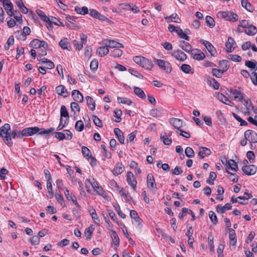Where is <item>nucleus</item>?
Here are the masks:
<instances>
[{
  "instance_id": "obj_1",
  "label": "nucleus",
  "mask_w": 257,
  "mask_h": 257,
  "mask_svg": "<svg viewBox=\"0 0 257 257\" xmlns=\"http://www.w3.org/2000/svg\"><path fill=\"white\" fill-rule=\"evenodd\" d=\"M54 131V128L51 127L48 130H45L44 128H39L37 126L30 127L23 129L22 130L23 138L24 137H27L29 136H33L37 133H39V135H47L52 133Z\"/></svg>"
},
{
  "instance_id": "obj_2",
  "label": "nucleus",
  "mask_w": 257,
  "mask_h": 257,
  "mask_svg": "<svg viewBox=\"0 0 257 257\" xmlns=\"http://www.w3.org/2000/svg\"><path fill=\"white\" fill-rule=\"evenodd\" d=\"M0 129L1 135H2L1 137L2 138L4 142L8 147H12L13 145V142L12 140L10 139V136L9 135L10 131L11 130V126L10 124L5 123L4 125L1 127Z\"/></svg>"
},
{
  "instance_id": "obj_3",
  "label": "nucleus",
  "mask_w": 257,
  "mask_h": 257,
  "mask_svg": "<svg viewBox=\"0 0 257 257\" xmlns=\"http://www.w3.org/2000/svg\"><path fill=\"white\" fill-rule=\"evenodd\" d=\"M217 16L229 21L236 22L238 20V15L231 11L219 12L218 13Z\"/></svg>"
},
{
  "instance_id": "obj_4",
  "label": "nucleus",
  "mask_w": 257,
  "mask_h": 257,
  "mask_svg": "<svg viewBox=\"0 0 257 257\" xmlns=\"http://www.w3.org/2000/svg\"><path fill=\"white\" fill-rule=\"evenodd\" d=\"M37 14L39 16L41 19L45 22L50 23V24L53 23L56 26L64 27V25L62 23L60 22L59 24H57L56 22L53 21L54 20H57L55 17H52L51 19L49 18L45 14L44 12L40 10H37L36 11Z\"/></svg>"
},
{
  "instance_id": "obj_5",
  "label": "nucleus",
  "mask_w": 257,
  "mask_h": 257,
  "mask_svg": "<svg viewBox=\"0 0 257 257\" xmlns=\"http://www.w3.org/2000/svg\"><path fill=\"white\" fill-rule=\"evenodd\" d=\"M154 62L158 65V66L167 73H170L172 71V66L171 64L164 60L154 59Z\"/></svg>"
},
{
  "instance_id": "obj_6",
  "label": "nucleus",
  "mask_w": 257,
  "mask_h": 257,
  "mask_svg": "<svg viewBox=\"0 0 257 257\" xmlns=\"http://www.w3.org/2000/svg\"><path fill=\"white\" fill-rule=\"evenodd\" d=\"M230 97L235 101H242L244 98V94L236 89L229 90Z\"/></svg>"
},
{
  "instance_id": "obj_7",
  "label": "nucleus",
  "mask_w": 257,
  "mask_h": 257,
  "mask_svg": "<svg viewBox=\"0 0 257 257\" xmlns=\"http://www.w3.org/2000/svg\"><path fill=\"white\" fill-rule=\"evenodd\" d=\"M103 45L107 46L108 48H122L123 46L122 44L118 43L114 40H110L108 39H104L101 42Z\"/></svg>"
},
{
  "instance_id": "obj_8",
  "label": "nucleus",
  "mask_w": 257,
  "mask_h": 257,
  "mask_svg": "<svg viewBox=\"0 0 257 257\" xmlns=\"http://www.w3.org/2000/svg\"><path fill=\"white\" fill-rule=\"evenodd\" d=\"M147 184L148 188L152 192L157 190L156 184L152 174H149L147 176Z\"/></svg>"
},
{
  "instance_id": "obj_9",
  "label": "nucleus",
  "mask_w": 257,
  "mask_h": 257,
  "mask_svg": "<svg viewBox=\"0 0 257 257\" xmlns=\"http://www.w3.org/2000/svg\"><path fill=\"white\" fill-rule=\"evenodd\" d=\"M244 138L250 143H257V134L251 130H247L244 132Z\"/></svg>"
},
{
  "instance_id": "obj_10",
  "label": "nucleus",
  "mask_w": 257,
  "mask_h": 257,
  "mask_svg": "<svg viewBox=\"0 0 257 257\" xmlns=\"http://www.w3.org/2000/svg\"><path fill=\"white\" fill-rule=\"evenodd\" d=\"M192 58L197 60H202L205 58V54L197 49H193L190 53Z\"/></svg>"
},
{
  "instance_id": "obj_11",
  "label": "nucleus",
  "mask_w": 257,
  "mask_h": 257,
  "mask_svg": "<svg viewBox=\"0 0 257 257\" xmlns=\"http://www.w3.org/2000/svg\"><path fill=\"white\" fill-rule=\"evenodd\" d=\"M243 173L247 175H254L257 170V168L253 165H245L242 167Z\"/></svg>"
},
{
  "instance_id": "obj_12",
  "label": "nucleus",
  "mask_w": 257,
  "mask_h": 257,
  "mask_svg": "<svg viewBox=\"0 0 257 257\" xmlns=\"http://www.w3.org/2000/svg\"><path fill=\"white\" fill-rule=\"evenodd\" d=\"M126 181L127 183L131 185L132 188L136 190L137 182L133 173L127 172L126 174Z\"/></svg>"
},
{
  "instance_id": "obj_13",
  "label": "nucleus",
  "mask_w": 257,
  "mask_h": 257,
  "mask_svg": "<svg viewBox=\"0 0 257 257\" xmlns=\"http://www.w3.org/2000/svg\"><path fill=\"white\" fill-rule=\"evenodd\" d=\"M3 3L7 14L10 17L14 15L13 10V5L10 0H3Z\"/></svg>"
},
{
  "instance_id": "obj_14",
  "label": "nucleus",
  "mask_w": 257,
  "mask_h": 257,
  "mask_svg": "<svg viewBox=\"0 0 257 257\" xmlns=\"http://www.w3.org/2000/svg\"><path fill=\"white\" fill-rule=\"evenodd\" d=\"M200 43L204 45L211 55L214 57L216 54V51L214 46L208 41L204 40H201Z\"/></svg>"
},
{
  "instance_id": "obj_15",
  "label": "nucleus",
  "mask_w": 257,
  "mask_h": 257,
  "mask_svg": "<svg viewBox=\"0 0 257 257\" xmlns=\"http://www.w3.org/2000/svg\"><path fill=\"white\" fill-rule=\"evenodd\" d=\"M172 56L177 60L184 61L187 58V55L180 50H174L171 53Z\"/></svg>"
},
{
  "instance_id": "obj_16",
  "label": "nucleus",
  "mask_w": 257,
  "mask_h": 257,
  "mask_svg": "<svg viewBox=\"0 0 257 257\" xmlns=\"http://www.w3.org/2000/svg\"><path fill=\"white\" fill-rule=\"evenodd\" d=\"M64 194H65V196L66 199L68 201H71L78 209H80L81 206L77 202L75 196L73 195L72 196L71 194H70L69 191L67 188H64Z\"/></svg>"
},
{
  "instance_id": "obj_17",
  "label": "nucleus",
  "mask_w": 257,
  "mask_h": 257,
  "mask_svg": "<svg viewBox=\"0 0 257 257\" xmlns=\"http://www.w3.org/2000/svg\"><path fill=\"white\" fill-rule=\"evenodd\" d=\"M169 122L170 124L173 125L178 131L180 130V128L183 126V121L179 118H172L170 119Z\"/></svg>"
},
{
  "instance_id": "obj_18",
  "label": "nucleus",
  "mask_w": 257,
  "mask_h": 257,
  "mask_svg": "<svg viewBox=\"0 0 257 257\" xmlns=\"http://www.w3.org/2000/svg\"><path fill=\"white\" fill-rule=\"evenodd\" d=\"M199 151L198 156L201 159H203L206 156H209L211 154L210 150L207 148L201 147H199Z\"/></svg>"
},
{
  "instance_id": "obj_19",
  "label": "nucleus",
  "mask_w": 257,
  "mask_h": 257,
  "mask_svg": "<svg viewBox=\"0 0 257 257\" xmlns=\"http://www.w3.org/2000/svg\"><path fill=\"white\" fill-rule=\"evenodd\" d=\"M56 93L64 97H66L69 95V92L64 85H60L56 87Z\"/></svg>"
},
{
  "instance_id": "obj_20",
  "label": "nucleus",
  "mask_w": 257,
  "mask_h": 257,
  "mask_svg": "<svg viewBox=\"0 0 257 257\" xmlns=\"http://www.w3.org/2000/svg\"><path fill=\"white\" fill-rule=\"evenodd\" d=\"M229 244L230 245L235 246L236 243V233L234 229L229 228Z\"/></svg>"
},
{
  "instance_id": "obj_21",
  "label": "nucleus",
  "mask_w": 257,
  "mask_h": 257,
  "mask_svg": "<svg viewBox=\"0 0 257 257\" xmlns=\"http://www.w3.org/2000/svg\"><path fill=\"white\" fill-rule=\"evenodd\" d=\"M235 44V41L234 39L231 37H229L228 38L227 42L226 43L225 46L226 47V51L228 53H230L232 52L234 49L235 47H234V45Z\"/></svg>"
},
{
  "instance_id": "obj_22",
  "label": "nucleus",
  "mask_w": 257,
  "mask_h": 257,
  "mask_svg": "<svg viewBox=\"0 0 257 257\" xmlns=\"http://www.w3.org/2000/svg\"><path fill=\"white\" fill-rule=\"evenodd\" d=\"M215 96L216 97L218 98L219 100H220L223 103L228 105H231L232 102H231V101H230L227 97L224 96L222 93H220L219 92H215Z\"/></svg>"
},
{
  "instance_id": "obj_23",
  "label": "nucleus",
  "mask_w": 257,
  "mask_h": 257,
  "mask_svg": "<svg viewBox=\"0 0 257 257\" xmlns=\"http://www.w3.org/2000/svg\"><path fill=\"white\" fill-rule=\"evenodd\" d=\"M187 213L190 214L192 216V220L195 219V216L193 211L187 208H183L182 209V212L179 214V218L182 219Z\"/></svg>"
},
{
  "instance_id": "obj_24",
  "label": "nucleus",
  "mask_w": 257,
  "mask_h": 257,
  "mask_svg": "<svg viewBox=\"0 0 257 257\" xmlns=\"http://www.w3.org/2000/svg\"><path fill=\"white\" fill-rule=\"evenodd\" d=\"M72 96L73 99L78 102H82L83 101L82 94L77 90H73L72 92Z\"/></svg>"
},
{
  "instance_id": "obj_25",
  "label": "nucleus",
  "mask_w": 257,
  "mask_h": 257,
  "mask_svg": "<svg viewBox=\"0 0 257 257\" xmlns=\"http://www.w3.org/2000/svg\"><path fill=\"white\" fill-rule=\"evenodd\" d=\"M82 153L84 157L87 158L88 159L89 158H91L92 163H96V159L91 156L90 151L88 148L85 146H83L82 147Z\"/></svg>"
},
{
  "instance_id": "obj_26",
  "label": "nucleus",
  "mask_w": 257,
  "mask_h": 257,
  "mask_svg": "<svg viewBox=\"0 0 257 257\" xmlns=\"http://www.w3.org/2000/svg\"><path fill=\"white\" fill-rule=\"evenodd\" d=\"M232 208V206L230 203H226L224 206H221L220 205H218L216 206V211L219 213H223L226 210H230Z\"/></svg>"
},
{
  "instance_id": "obj_27",
  "label": "nucleus",
  "mask_w": 257,
  "mask_h": 257,
  "mask_svg": "<svg viewBox=\"0 0 257 257\" xmlns=\"http://www.w3.org/2000/svg\"><path fill=\"white\" fill-rule=\"evenodd\" d=\"M124 171V167L121 163H117L115 166L113 170V174L115 176H117L121 174Z\"/></svg>"
},
{
  "instance_id": "obj_28",
  "label": "nucleus",
  "mask_w": 257,
  "mask_h": 257,
  "mask_svg": "<svg viewBox=\"0 0 257 257\" xmlns=\"http://www.w3.org/2000/svg\"><path fill=\"white\" fill-rule=\"evenodd\" d=\"M39 61H41L43 64H44L45 68L48 69H51L54 68L55 65L54 63L51 60L46 59L43 58L41 59H38Z\"/></svg>"
},
{
  "instance_id": "obj_29",
  "label": "nucleus",
  "mask_w": 257,
  "mask_h": 257,
  "mask_svg": "<svg viewBox=\"0 0 257 257\" xmlns=\"http://www.w3.org/2000/svg\"><path fill=\"white\" fill-rule=\"evenodd\" d=\"M109 53V50L107 46L103 45L99 47L96 50V53L100 57H103Z\"/></svg>"
},
{
  "instance_id": "obj_30",
  "label": "nucleus",
  "mask_w": 257,
  "mask_h": 257,
  "mask_svg": "<svg viewBox=\"0 0 257 257\" xmlns=\"http://www.w3.org/2000/svg\"><path fill=\"white\" fill-rule=\"evenodd\" d=\"M225 165L227 166V169H230L234 171L238 170L237 165L233 160L230 159L228 161H226Z\"/></svg>"
},
{
  "instance_id": "obj_31",
  "label": "nucleus",
  "mask_w": 257,
  "mask_h": 257,
  "mask_svg": "<svg viewBox=\"0 0 257 257\" xmlns=\"http://www.w3.org/2000/svg\"><path fill=\"white\" fill-rule=\"evenodd\" d=\"M227 68L225 66V68H223V69H217L216 68H213L212 70V74L213 76L217 77V78H221L224 72L227 71Z\"/></svg>"
},
{
  "instance_id": "obj_32",
  "label": "nucleus",
  "mask_w": 257,
  "mask_h": 257,
  "mask_svg": "<svg viewBox=\"0 0 257 257\" xmlns=\"http://www.w3.org/2000/svg\"><path fill=\"white\" fill-rule=\"evenodd\" d=\"M141 66L146 69L151 70L153 67V64L151 60L144 57Z\"/></svg>"
},
{
  "instance_id": "obj_33",
  "label": "nucleus",
  "mask_w": 257,
  "mask_h": 257,
  "mask_svg": "<svg viewBox=\"0 0 257 257\" xmlns=\"http://www.w3.org/2000/svg\"><path fill=\"white\" fill-rule=\"evenodd\" d=\"M9 135L10 136V139H15V138H17L18 139H22L23 138V133L22 131H18L17 129H13L11 132L9 133Z\"/></svg>"
},
{
  "instance_id": "obj_34",
  "label": "nucleus",
  "mask_w": 257,
  "mask_h": 257,
  "mask_svg": "<svg viewBox=\"0 0 257 257\" xmlns=\"http://www.w3.org/2000/svg\"><path fill=\"white\" fill-rule=\"evenodd\" d=\"M114 133L117 136L119 143L121 144H123L124 142V138L122 131L118 128H115L114 129Z\"/></svg>"
},
{
  "instance_id": "obj_35",
  "label": "nucleus",
  "mask_w": 257,
  "mask_h": 257,
  "mask_svg": "<svg viewBox=\"0 0 257 257\" xmlns=\"http://www.w3.org/2000/svg\"><path fill=\"white\" fill-rule=\"evenodd\" d=\"M179 46L183 50L189 53H190L191 51L193 50L192 49L191 45H190L188 42H186L184 41L180 42Z\"/></svg>"
},
{
  "instance_id": "obj_36",
  "label": "nucleus",
  "mask_w": 257,
  "mask_h": 257,
  "mask_svg": "<svg viewBox=\"0 0 257 257\" xmlns=\"http://www.w3.org/2000/svg\"><path fill=\"white\" fill-rule=\"evenodd\" d=\"M59 45L62 49L71 51V47L70 46L68 47L69 42L67 38H64L63 39H62L59 42Z\"/></svg>"
},
{
  "instance_id": "obj_37",
  "label": "nucleus",
  "mask_w": 257,
  "mask_h": 257,
  "mask_svg": "<svg viewBox=\"0 0 257 257\" xmlns=\"http://www.w3.org/2000/svg\"><path fill=\"white\" fill-rule=\"evenodd\" d=\"M160 139L165 145H170L172 143V139L168 138L167 134L166 133H163L161 134Z\"/></svg>"
},
{
  "instance_id": "obj_38",
  "label": "nucleus",
  "mask_w": 257,
  "mask_h": 257,
  "mask_svg": "<svg viewBox=\"0 0 257 257\" xmlns=\"http://www.w3.org/2000/svg\"><path fill=\"white\" fill-rule=\"evenodd\" d=\"M94 230L93 225H90L88 227L86 228L84 231V234L86 236V240H89L91 237V234Z\"/></svg>"
},
{
  "instance_id": "obj_39",
  "label": "nucleus",
  "mask_w": 257,
  "mask_h": 257,
  "mask_svg": "<svg viewBox=\"0 0 257 257\" xmlns=\"http://www.w3.org/2000/svg\"><path fill=\"white\" fill-rule=\"evenodd\" d=\"M15 2L17 6L21 10L22 13L27 14L28 12V9L25 6L22 0H15Z\"/></svg>"
},
{
  "instance_id": "obj_40",
  "label": "nucleus",
  "mask_w": 257,
  "mask_h": 257,
  "mask_svg": "<svg viewBox=\"0 0 257 257\" xmlns=\"http://www.w3.org/2000/svg\"><path fill=\"white\" fill-rule=\"evenodd\" d=\"M134 93L140 98L144 99L146 98V94L144 91L140 87H134Z\"/></svg>"
},
{
  "instance_id": "obj_41",
  "label": "nucleus",
  "mask_w": 257,
  "mask_h": 257,
  "mask_svg": "<svg viewBox=\"0 0 257 257\" xmlns=\"http://www.w3.org/2000/svg\"><path fill=\"white\" fill-rule=\"evenodd\" d=\"M86 100L87 105L90 107V109L91 110H94L95 108V103L93 99L90 96H87L86 97Z\"/></svg>"
},
{
  "instance_id": "obj_42",
  "label": "nucleus",
  "mask_w": 257,
  "mask_h": 257,
  "mask_svg": "<svg viewBox=\"0 0 257 257\" xmlns=\"http://www.w3.org/2000/svg\"><path fill=\"white\" fill-rule=\"evenodd\" d=\"M75 11L77 14L81 15H85L88 13V8L85 6H83L82 8L77 6L75 8Z\"/></svg>"
},
{
  "instance_id": "obj_43",
  "label": "nucleus",
  "mask_w": 257,
  "mask_h": 257,
  "mask_svg": "<svg viewBox=\"0 0 257 257\" xmlns=\"http://www.w3.org/2000/svg\"><path fill=\"white\" fill-rule=\"evenodd\" d=\"M247 29L245 30V33L248 35H254L256 33V28L253 25L248 26Z\"/></svg>"
},
{
  "instance_id": "obj_44",
  "label": "nucleus",
  "mask_w": 257,
  "mask_h": 257,
  "mask_svg": "<svg viewBox=\"0 0 257 257\" xmlns=\"http://www.w3.org/2000/svg\"><path fill=\"white\" fill-rule=\"evenodd\" d=\"M181 70L186 74H193V71H192L191 66L186 64H183L181 67Z\"/></svg>"
},
{
  "instance_id": "obj_45",
  "label": "nucleus",
  "mask_w": 257,
  "mask_h": 257,
  "mask_svg": "<svg viewBox=\"0 0 257 257\" xmlns=\"http://www.w3.org/2000/svg\"><path fill=\"white\" fill-rule=\"evenodd\" d=\"M110 235L115 245L118 246L119 243V239L116 231L112 230Z\"/></svg>"
},
{
  "instance_id": "obj_46",
  "label": "nucleus",
  "mask_w": 257,
  "mask_h": 257,
  "mask_svg": "<svg viewBox=\"0 0 257 257\" xmlns=\"http://www.w3.org/2000/svg\"><path fill=\"white\" fill-rule=\"evenodd\" d=\"M208 244L210 251H214V246L213 243V237L211 234H209L208 236Z\"/></svg>"
},
{
  "instance_id": "obj_47",
  "label": "nucleus",
  "mask_w": 257,
  "mask_h": 257,
  "mask_svg": "<svg viewBox=\"0 0 257 257\" xmlns=\"http://www.w3.org/2000/svg\"><path fill=\"white\" fill-rule=\"evenodd\" d=\"M241 5L242 7L245 8L247 11L249 12H252V7L247 0H242Z\"/></svg>"
},
{
  "instance_id": "obj_48",
  "label": "nucleus",
  "mask_w": 257,
  "mask_h": 257,
  "mask_svg": "<svg viewBox=\"0 0 257 257\" xmlns=\"http://www.w3.org/2000/svg\"><path fill=\"white\" fill-rule=\"evenodd\" d=\"M69 122V119L65 118L64 119L63 118H60V123L58 126L57 127V131L62 130L64 127L68 124Z\"/></svg>"
},
{
  "instance_id": "obj_49",
  "label": "nucleus",
  "mask_w": 257,
  "mask_h": 257,
  "mask_svg": "<svg viewBox=\"0 0 257 257\" xmlns=\"http://www.w3.org/2000/svg\"><path fill=\"white\" fill-rule=\"evenodd\" d=\"M176 33L181 38L185 39L187 41L189 40V37L186 35V34L184 33L183 30L181 29L180 27H179L178 29H177Z\"/></svg>"
},
{
  "instance_id": "obj_50",
  "label": "nucleus",
  "mask_w": 257,
  "mask_h": 257,
  "mask_svg": "<svg viewBox=\"0 0 257 257\" xmlns=\"http://www.w3.org/2000/svg\"><path fill=\"white\" fill-rule=\"evenodd\" d=\"M216 178V175L214 172H210L208 179L206 182L209 185H213L214 184V181Z\"/></svg>"
},
{
  "instance_id": "obj_51",
  "label": "nucleus",
  "mask_w": 257,
  "mask_h": 257,
  "mask_svg": "<svg viewBox=\"0 0 257 257\" xmlns=\"http://www.w3.org/2000/svg\"><path fill=\"white\" fill-rule=\"evenodd\" d=\"M52 182H47V188L48 189L47 197L49 198H52L53 197V192L52 190Z\"/></svg>"
},
{
  "instance_id": "obj_52",
  "label": "nucleus",
  "mask_w": 257,
  "mask_h": 257,
  "mask_svg": "<svg viewBox=\"0 0 257 257\" xmlns=\"http://www.w3.org/2000/svg\"><path fill=\"white\" fill-rule=\"evenodd\" d=\"M85 184L86 188H88V184L91 185L94 189H95L98 186V182L96 181L94 179H93L92 181H91L90 179H87L85 180Z\"/></svg>"
},
{
  "instance_id": "obj_53",
  "label": "nucleus",
  "mask_w": 257,
  "mask_h": 257,
  "mask_svg": "<svg viewBox=\"0 0 257 257\" xmlns=\"http://www.w3.org/2000/svg\"><path fill=\"white\" fill-rule=\"evenodd\" d=\"M205 22L207 24V25L210 28H213L215 26L214 20L211 17L209 16H207L206 17Z\"/></svg>"
},
{
  "instance_id": "obj_54",
  "label": "nucleus",
  "mask_w": 257,
  "mask_h": 257,
  "mask_svg": "<svg viewBox=\"0 0 257 257\" xmlns=\"http://www.w3.org/2000/svg\"><path fill=\"white\" fill-rule=\"evenodd\" d=\"M61 118L63 117L69 119V114L67 108L65 105H62L60 109Z\"/></svg>"
},
{
  "instance_id": "obj_55",
  "label": "nucleus",
  "mask_w": 257,
  "mask_h": 257,
  "mask_svg": "<svg viewBox=\"0 0 257 257\" xmlns=\"http://www.w3.org/2000/svg\"><path fill=\"white\" fill-rule=\"evenodd\" d=\"M115 114L114 116L116 119L114 120L115 122H119L121 120V116L122 114V112L120 109H115L114 111Z\"/></svg>"
},
{
  "instance_id": "obj_56",
  "label": "nucleus",
  "mask_w": 257,
  "mask_h": 257,
  "mask_svg": "<svg viewBox=\"0 0 257 257\" xmlns=\"http://www.w3.org/2000/svg\"><path fill=\"white\" fill-rule=\"evenodd\" d=\"M117 99L119 103L126 104L128 105H131L132 104L131 100L127 98L117 97Z\"/></svg>"
},
{
  "instance_id": "obj_57",
  "label": "nucleus",
  "mask_w": 257,
  "mask_h": 257,
  "mask_svg": "<svg viewBox=\"0 0 257 257\" xmlns=\"http://www.w3.org/2000/svg\"><path fill=\"white\" fill-rule=\"evenodd\" d=\"M133 223L139 228L142 227V219L139 217V215L133 219Z\"/></svg>"
},
{
  "instance_id": "obj_58",
  "label": "nucleus",
  "mask_w": 257,
  "mask_h": 257,
  "mask_svg": "<svg viewBox=\"0 0 257 257\" xmlns=\"http://www.w3.org/2000/svg\"><path fill=\"white\" fill-rule=\"evenodd\" d=\"M185 153L186 156L188 158H192L195 155L193 150L189 147H188L185 149Z\"/></svg>"
},
{
  "instance_id": "obj_59",
  "label": "nucleus",
  "mask_w": 257,
  "mask_h": 257,
  "mask_svg": "<svg viewBox=\"0 0 257 257\" xmlns=\"http://www.w3.org/2000/svg\"><path fill=\"white\" fill-rule=\"evenodd\" d=\"M75 128L78 132H81L84 128V123L82 120H78L76 121Z\"/></svg>"
},
{
  "instance_id": "obj_60",
  "label": "nucleus",
  "mask_w": 257,
  "mask_h": 257,
  "mask_svg": "<svg viewBox=\"0 0 257 257\" xmlns=\"http://www.w3.org/2000/svg\"><path fill=\"white\" fill-rule=\"evenodd\" d=\"M224 189L221 186H218L217 188V192L218 194L216 195V199L220 200L222 201L223 200V198L222 197V195L224 193Z\"/></svg>"
},
{
  "instance_id": "obj_61",
  "label": "nucleus",
  "mask_w": 257,
  "mask_h": 257,
  "mask_svg": "<svg viewBox=\"0 0 257 257\" xmlns=\"http://www.w3.org/2000/svg\"><path fill=\"white\" fill-rule=\"evenodd\" d=\"M122 55V51L118 48L114 49L111 53V56L113 57H119Z\"/></svg>"
},
{
  "instance_id": "obj_62",
  "label": "nucleus",
  "mask_w": 257,
  "mask_h": 257,
  "mask_svg": "<svg viewBox=\"0 0 257 257\" xmlns=\"http://www.w3.org/2000/svg\"><path fill=\"white\" fill-rule=\"evenodd\" d=\"M98 66V60L96 59H93L90 65V68L93 71H95L97 69Z\"/></svg>"
},
{
  "instance_id": "obj_63",
  "label": "nucleus",
  "mask_w": 257,
  "mask_h": 257,
  "mask_svg": "<svg viewBox=\"0 0 257 257\" xmlns=\"http://www.w3.org/2000/svg\"><path fill=\"white\" fill-rule=\"evenodd\" d=\"M70 107L72 111L75 113L76 112H79L80 107L78 104L75 102H72L70 104Z\"/></svg>"
},
{
  "instance_id": "obj_64",
  "label": "nucleus",
  "mask_w": 257,
  "mask_h": 257,
  "mask_svg": "<svg viewBox=\"0 0 257 257\" xmlns=\"http://www.w3.org/2000/svg\"><path fill=\"white\" fill-rule=\"evenodd\" d=\"M245 65L248 67L252 69V70H256L257 69V65L256 63L250 61H246L245 62Z\"/></svg>"
}]
</instances>
